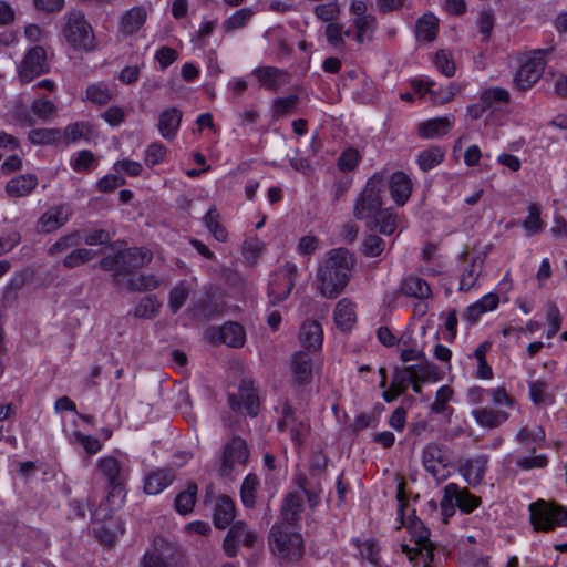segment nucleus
<instances>
[{
  "mask_svg": "<svg viewBox=\"0 0 567 567\" xmlns=\"http://www.w3.org/2000/svg\"><path fill=\"white\" fill-rule=\"evenodd\" d=\"M370 229H379L381 234L392 235L396 229V217L389 209L384 208L372 221H368Z\"/></svg>",
  "mask_w": 567,
  "mask_h": 567,
  "instance_id": "nucleus-41",
  "label": "nucleus"
},
{
  "mask_svg": "<svg viewBox=\"0 0 567 567\" xmlns=\"http://www.w3.org/2000/svg\"><path fill=\"white\" fill-rule=\"evenodd\" d=\"M257 540V535L254 530L249 529L247 524L238 520L231 525L226 537L223 542V549L227 557H236L240 544L247 548H252Z\"/></svg>",
  "mask_w": 567,
  "mask_h": 567,
  "instance_id": "nucleus-14",
  "label": "nucleus"
},
{
  "mask_svg": "<svg viewBox=\"0 0 567 567\" xmlns=\"http://www.w3.org/2000/svg\"><path fill=\"white\" fill-rule=\"evenodd\" d=\"M351 23L354 30V40L358 44L373 40V34L378 27V21L374 16L351 18Z\"/></svg>",
  "mask_w": 567,
  "mask_h": 567,
  "instance_id": "nucleus-33",
  "label": "nucleus"
},
{
  "mask_svg": "<svg viewBox=\"0 0 567 567\" xmlns=\"http://www.w3.org/2000/svg\"><path fill=\"white\" fill-rule=\"evenodd\" d=\"M112 238L113 234L106 229H93L85 231L82 240H84L87 246H97L109 244Z\"/></svg>",
  "mask_w": 567,
  "mask_h": 567,
  "instance_id": "nucleus-64",
  "label": "nucleus"
},
{
  "mask_svg": "<svg viewBox=\"0 0 567 567\" xmlns=\"http://www.w3.org/2000/svg\"><path fill=\"white\" fill-rule=\"evenodd\" d=\"M388 186V177L384 173H375L365 184L353 207V216L359 220L372 221L384 209L383 194Z\"/></svg>",
  "mask_w": 567,
  "mask_h": 567,
  "instance_id": "nucleus-3",
  "label": "nucleus"
},
{
  "mask_svg": "<svg viewBox=\"0 0 567 567\" xmlns=\"http://www.w3.org/2000/svg\"><path fill=\"white\" fill-rule=\"evenodd\" d=\"M385 248L384 240L377 235H369L365 237L362 245V252L368 257L380 256Z\"/></svg>",
  "mask_w": 567,
  "mask_h": 567,
  "instance_id": "nucleus-62",
  "label": "nucleus"
},
{
  "mask_svg": "<svg viewBox=\"0 0 567 567\" xmlns=\"http://www.w3.org/2000/svg\"><path fill=\"white\" fill-rule=\"evenodd\" d=\"M298 277V267L287 261L278 267L270 276L268 284V298L272 306L286 300L291 293L296 279Z\"/></svg>",
  "mask_w": 567,
  "mask_h": 567,
  "instance_id": "nucleus-8",
  "label": "nucleus"
},
{
  "mask_svg": "<svg viewBox=\"0 0 567 567\" xmlns=\"http://www.w3.org/2000/svg\"><path fill=\"white\" fill-rule=\"evenodd\" d=\"M72 215L65 205H59L48 209L39 219V230L45 234L52 233L65 225Z\"/></svg>",
  "mask_w": 567,
  "mask_h": 567,
  "instance_id": "nucleus-17",
  "label": "nucleus"
},
{
  "mask_svg": "<svg viewBox=\"0 0 567 567\" xmlns=\"http://www.w3.org/2000/svg\"><path fill=\"white\" fill-rule=\"evenodd\" d=\"M82 243V235L75 230L60 237L54 244L48 249V255L52 257H59L66 252L69 249L78 247Z\"/></svg>",
  "mask_w": 567,
  "mask_h": 567,
  "instance_id": "nucleus-37",
  "label": "nucleus"
},
{
  "mask_svg": "<svg viewBox=\"0 0 567 567\" xmlns=\"http://www.w3.org/2000/svg\"><path fill=\"white\" fill-rule=\"evenodd\" d=\"M252 16L254 11L250 8H241L224 21V28L226 31L244 28Z\"/></svg>",
  "mask_w": 567,
  "mask_h": 567,
  "instance_id": "nucleus-57",
  "label": "nucleus"
},
{
  "mask_svg": "<svg viewBox=\"0 0 567 567\" xmlns=\"http://www.w3.org/2000/svg\"><path fill=\"white\" fill-rule=\"evenodd\" d=\"M192 288V282L182 280L171 290L168 297V307L172 313H177L179 309L185 305Z\"/></svg>",
  "mask_w": 567,
  "mask_h": 567,
  "instance_id": "nucleus-38",
  "label": "nucleus"
},
{
  "mask_svg": "<svg viewBox=\"0 0 567 567\" xmlns=\"http://www.w3.org/2000/svg\"><path fill=\"white\" fill-rule=\"evenodd\" d=\"M391 196L398 206H403L409 200L413 183L402 171L394 172L388 181Z\"/></svg>",
  "mask_w": 567,
  "mask_h": 567,
  "instance_id": "nucleus-20",
  "label": "nucleus"
},
{
  "mask_svg": "<svg viewBox=\"0 0 567 567\" xmlns=\"http://www.w3.org/2000/svg\"><path fill=\"white\" fill-rule=\"evenodd\" d=\"M454 117L442 116L420 123L417 133L423 138H435L445 135L453 126Z\"/></svg>",
  "mask_w": 567,
  "mask_h": 567,
  "instance_id": "nucleus-26",
  "label": "nucleus"
},
{
  "mask_svg": "<svg viewBox=\"0 0 567 567\" xmlns=\"http://www.w3.org/2000/svg\"><path fill=\"white\" fill-rule=\"evenodd\" d=\"M302 512V499L297 494H288L281 507L282 522L289 526H293L299 519Z\"/></svg>",
  "mask_w": 567,
  "mask_h": 567,
  "instance_id": "nucleus-36",
  "label": "nucleus"
},
{
  "mask_svg": "<svg viewBox=\"0 0 567 567\" xmlns=\"http://www.w3.org/2000/svg\"><path fill=\"white\" fill-rule=\"evenodd\" d=\"M38 185L34 174H23L8 181L6 192L10 197L28 196Z\"/></svg>",
  "mask_w": 567,
  "mask_h": 567,
  "instance_id": "nucleus-31",
  "label": "nucleus"
},
{
  "mask_svg": "<svg viewBox=\"0 0 567 567\" xmlns=\"http://www.w3.org/2000/svg\"><path fill=\"white\" fill-rule=\"evenodd\" d=\"M298 103L299 96L296 94H291L287 97H277L272 104L274 116L279 118L292 114Z\"/></svg>",
  "mask_w": 567,
  "mask_h": 567,
  "instance_id": "nucleus-51",
  "label": "nucleus"
},
{
  "mask_svg": "<svg viewBox=\"0 0 567 567\" xmlns=\"http://www.w3.org/2000/svg\"><path fill=\"white\" fill-rule=\"evenodd\" d=\"M401 292L408 297L426 300L432 296L430 285L417 276H410L401 282Z\"/></svg>",
  "mask_w": 567,
  "mask_h": 567,
  "instance_id": "nucleus-34",
  "label": "nucleus"
},
{
  "mask_svg": "<svg viewBox=\"0 0 567 567\" xmlns=\"http://www.w3.org/2000/svg\"><path fill=\"white\" fill-rule=\"evenodd\" d=\"M529 396L537 404H551L553 395L548 392V384L545 381H534L529 383Z\"/></svg>",
  "mask_w": 567,
  "mask_h": 567,
  "instance_id": "nucleus-50",
  "label": "nucleus"
},
{
  "mask_svg": "<svg viewBox=\"0 0 567 567\" xmlns=\"http://www.w3.org/2000/svg\"><path fill=\"white\" fill-rule=\"evenodd\" d=\"M471 414L478 425L488 430L499 427L509 417L506 411L488 406L476 408Z\"/></svg>",
  "mask_w": 567,
  "mask_h": 567,
  "instance_id": "nucleus-22",
  "label": "nucleus"
},
{
  "mask_svg": "<svg viewBox=\"0 0 567 567\" xmlns=\"http://www.w3.org/2000/svg\"><path fill=\"white\" fill-rule=\"evenodd\" d=\"M487 456L481 455L475 458H467L460 464V473L466 483L473 487L478 486L487 468Z\"/></svg>",
  "mask_w": 567,
  "mask_h": 567,
  "instance_id": "nucleus-19",
  "label": "nucleus"
},
{
  "mask_svg": "<svg viewBox=\"0 0 567 567\" xmlns=\"http://www.w3.org/2000/svg\"><path fill=\"white\" fill-rule=\"evenodd\" d=\"M236 517L235 502L228 495H220L214 506L213 522L216 528L225 529Z\"/></svg>",
  "mask_w": 567,
  "mask_h": 567,
  "instance_id": "nucleus-21",
  "label": "nucleus"
},
{
  "mask_svg": "<svg viewBox=\"0 0 567 567\" xmlns=\"http://www.w3.org/2000/svg\"><path fill=\"white\" fill-rule=\"evenodd\" d=\"M482 264L477 265L476 259L468 264L461 275L460 287L461 291H468L476 282L481 275Z\"/></svg>",
  "mask_w": 567,
  "mask_h": 567,
  "instance_id": "nucleus-52",
  "label": "nucleus"
},
{
  "mask_svg": "<svg viewBox=\"0 0 567 567\" xmlns=\"http://www.w3.org/2000/svg\"><path fill=\"white\" fill-rule=\"evenodd\" d=\"M545 60L542 52H536L520 64L514 78L516 87L520 91L530 89L543 75Z\"/></svg>",
  "mask_w": 567,
  "mask_h": 567,
  "instance_id": "nucleus-15",
  "label": "nucleus"
},
{
  "mask_svg": "<svg viewBox=\"0 0 567 567\" xmlns=\"http://www.w3.org/2000/svg\"><path fill=\"white\" fill-rule=\"evenodd\" d=\"M494 23L495 18L492 9H484L483 11H481L476 20V25L478 28L480 33L482 34L483 41H489Z\"/></svg>",
  "mask_w": 567,
  "mask_h": 567,
  "instance_id": "nucleus-59",
  "label": "nucleus"
},
{
  "mask_svg": "<svg viewBox=\"0 0 567 567\" xmlns=\"http://www.w3.org/2000/svg\"><path fill=\"white\" fill-rule=\"evenodd\" d=\"M249 458L247 443L240 436L234 435L223 447L219 475L229 477L238 466H245Z\"/></svg>",
  "mask_w": 567,
  "mask_h": 567,
  "instance_id": "nucleus-9",
  "label": "nucleus"
},
{
  "mask_svg": "<svg viewBox=\"0 0 567 567\" xmlns=\"http://www.w3.org/2000/svg\"><path fill=\"white\" fill-rule=\"evenodd\" d=\"M161 302L154 295L143 297L134 309L136 318L152 319L157 316L161 308Z\"/></svg>",
  "mask_w": 567,
  "mask_h": 567,
  "instance_id": "nucleus-46",
  "label": "nucleus"
},
{
  "mask_svg": "<svg viewBox=\"0 0 567 567\" xmlns=\"http://www.w3.org/2000/svg\"><path fill=\"white\" fill-rule=\"evenodd\" d=\"M62 34L75 50L90 52L95 49V37L92 25L80 10H71L64 17Z\"/></svg>",
  "mask_w": 567,
  "mask_h": 567,
  "instance_id": "nucleus-5",
  "label": "nucleus"
},
{
  "mask_svg": "<svg viewBox=\"0 0 567 567\" xmlns=\"http://www.w3.org/2000/svg\"><path fill=\"white\" fill-rule=\"evenodd\" d=\"M437 32V20L433 14H424L416 22V37L421 41H433Z\"/></svg>",
  "mask_w": 567,
  "mask_h": 567,
  "instance_id": "nucleus-43",
  "label": "nucleus"
},
{
  "mask_svg": "<svg viewBox=\"0 0 567 567\" xmlns=\"http://www.w3.org/2000/svg\"><path fill=\"white\" fill-rule=\"evenodd\" d=\"M536 449L530 450V456H518L516 458V466L523 471H530L534 468H544L548 465V457L545 454L534 455Z\"/></svg>",
  "mask_w": 567,
  "mask_h": 567,
  "instance_id": "nucleus-53",
  "label": "nucleus"
},
{
  "mask_svg": "<svg viewBox=\"0 0 567 567\" xmlns=\"http://www.w3.org/2000/svg\"><path fill=\"white\" fill-rule=\"evenodd\" d=\"M315 16L324 22H332L340 13V8L337 1L318 4L313 9Z\"/></svg>",
  "mask_w": 567,
  "mask_h": 567,
  "instance_id": "nucleus-61",
  "label": "nucleus"
},
{
  "mask_svg": "<svg viewBox=\"0 0 567 567\" xmlns=\"http://www.w3.org/2000/svg\"><path fill=\"white\" fill-rule=\"evenodd\" d=\"M152 260L153 252L148 248L130 247L103 257L100 260V267L111 271L113 280L121 284L127 276L147 266Z\"/></svg>",
  "mask_w": 567,
  "mask_h": 567,
  "instance_id": "nucleus-2",
  "label": "nucleus"
},
{
  "mask_svg": "<svg viewBox=\"0 0 567 567\" xmlns=\"http://www.w3.org/2000/svg\"><path fill=\"white\" fill-rule=\"evenodd\" d=\"M262 86L270 91H278L279 87L287 82L288 73L275 66H259L252 71Z\"/></svg>",
  "mask_w": 567,
  "mask_h": 567,
  "instance_id": "nucleus-25",
  "label": "nucleus"
},
{
  "mask_svg": "<svg viewBox=\"0 0 567 567\" xmlns=\"http://www.w3.org/2000/svg\"><path fill=\"white\" fill-rule=\"evenodd\" d=\"M60 131L56 128H34L28 134V140L35 145H50L58 142Z\"/></svg>",
  "mask_w": 567,
  "mask_h": 567,
  "instance_id": "nucleus-49",
  "label": "nucleus"
},
{
  "mask_svg": "<svg viewBox=\"0 0 567 567\" xmlns=\"http://www.w3.org/2000/svg\"><path fill=\"white\" fill-rule=\"evenodd\" d=\"M313 362L307 351H298L291 359V372L295 382L300 385H307L312 381Z\"/></svg>",
  "mask_w": 567,
  "mask_h": 567,
  "instance_id": "nucleus-18",
  "label": "nucleus"
},
{
  "mask_svg": "<svg viewBox=\"0 0 567 567\" xmlns=\"http://www.w3.org/2000/svg\"><path fill=\"white\" fill-rule=\"evenodd\" d=\"M163 279L154 274H138L125 281V288L130 291L145 292L157 289Z\"/></svg>",
  "mask_w": 567,
  "mask_h": 567,
  "instance_id": "nucleus-35",
  "label": "nucleus"
},
{
  "mask_svg": "<svg viewBox=\"0 0 567 567\" xmlns=\"http://www.w3.org/2000/svg\"><path fill=\"white\" fill-rule=\"evenodd\" d=\"M523 227L529 235L537 234L543 229L540 208L537 204L533 203L528 206V216L523 221Z\"/></svg>",
  "mask_w": 567,
  "mask_h": 567,
  "instance_id": "nucleus-58",
  "label": "nucleus"
},
{
  "mask_svg": "<svg viewBox=\"0 0 567 567\" xmlns=\"http://www.w3.org/2000/svg\"><path fill=\"white\" fill-rule=\"evenodd\" d=\"M95 251L87 248H73L62 260V265L66 269H73L82 266L95 257Z\"/></svg>",
  "mask_w": 567,
  "mask_h": 567,
  "instance_id": "nucleus-45",
  "label": "nucleus"
},
{
  "mask_svg": "<svg viewBox=\"0 0 567 567\" xmlns=\"http://www.w3.org/2000/svg\"><path fill=\"white\" fill-rule=\"evenodd\" d=\"M167 154L166 146L161 142H154L145 151V164L147 167H154L164 162Z\"/></svg>",
  "mask_w": 567,
  "mask_h": 567,
  "instance_id": "nucleus-56",
  "label": "nucleus"
},
{
  "mask_svg": "<svg viewBox=\"0 0 567 567\" xmlns=\"http://www.w3.org/2000/svg\"><path fill=\"white\" fill-rule=\"evenodd\" d=\"M197 489V485L190 483L185 491L177 494L174 502V507L177 513L186 515L193 511L196 503Z\"/></svg>",
  "mask_w": 567,
  "mask_h": 567,
  "instance_id": "nucleus-39",
  "label": "nucleus"
},
{
  "mask_svg": "<svg viewBox=\"0 0 567 567\" xmlns=\"http://www.w3.org/2000/svg\"><path fill=\"white\" fill-rule=\"evenodd\" d=\"M269 547L276 556L288 560H298L303 554L301 535L286 523L274 524L269 534Z\"/></svg>",
  "mask_w": 567,
  "mask_h": 567,
  "instance_id": "nucleus-4",
  "label": "nucleus"
},
{
  "mask_svg": "<svg viewBox=\"0 0 567 567\" xmlns=\"http://www.w3.org/2000/svg\"><path fill=\"white\" fill-rule=\"evenodd\" d=\"M529 512L535 530L548 533L567 526V508L555 502L538 499L529 505Z\"/></svg>",
  "mask_w": 567,
  "mask_h": 567,
  "instance_id": "nucleus-6",
  "label": "nucleus"
},
{
  "mask_svg": "<svg viewBox=\"0 0 567 567\" xmlns=\"http://www.w3.org/2000/svg\"><path fill=\"white\" fill-rule=\"evenodd\" d=\"M228 403L233 411L245 413L251 417L259 412V398L254 388V381L243 379L239 384L238 394H229Z\"/></svg>",
  "mask_w": 567,
  "mask_h": 567,
  "instance_id": "nucleus-13",
  "label": "nucleus"
},
{
  "mask_svg": "<svg viewBox=\"0 0 567 567\" xmlns=\"http://www.w3.org/2000/svg\"><path fill=\"white\" fill-rule=\"evenodd\" d=\"M182 116V112L176 107L167 109L159 114L157 127L163 138L171 141L176 136Z\"/></svg>",
  "mask_w": 567,
  "mask_h": 567,
  "instance_id": "nucleus-27",
  "label": "nucleus"
},
{
  "mask_svg": "<svg viewBox=\"0 0 567 567\" xmlns=\"http://www.w3.org/2000/svg\"><path fill=\"white\" fill-rule=\"evenodd\" d=\"M259 486V478L256 474H248L240 487V498L244 506L252 508L256 504V492Z\"/></svg>",
  "mask_w": 567,
  "mask_h": 567,
  "instance_id": "nucleus-42",
  "label": "nucleus"
},
{
  "mask_svg": "<svg viewBox=\"0 0 567 567\" xmlns=\"http://www.w3.org/2000/svg\"><path fill=\"white\" fill-rule=\"evenodd\" d=\"M409 529L412 537L415 539V543L422 547L424 550L426 548H432L430 544V530L423 525V523L413 514L410 516Z\"/></svg>",
  "mask_w": 567,
  "mask_h": 567,
  "instance_id": "nucleus-48",
  "label": "nucleus"
},
{
  "mask_svg": "<svg viewBox=\"0 0 567 567\" xmlns=\"http://www.w3.org/2000/svg\"><path fill=\"white\" fill-rule=\"evenodd\" d=\"M546 434L543 426L537 425L534 429L523 427L516 435V441L520 445L528 446L532 443H543Z\"/></svg>",
  "mask_w": 567,
  "mask_h": 567,
  "instance_id": "nucleus-55",
  "label": "nucleus"
},
{
  "mask_svg": "<svg viewBox=\"0 0 567 567\" xmlns=\"http://www.w3.org/2000/svg\"><path fill=\"white\" fill-rule=\"evenodd\" d=\"M207 337L214 342H220L231 348H240L246 341L245 329L241 324L228 321L220 327H212L206 331Z\"/></svg>",
  "mask_w": 567,
  "mask_h": 567,
  "instance_id": "nucleus-16",
  "label": "nucleus"
},
{
  "mask_svg": "<svg viewBox=\"0 0 567 567\" xmlns=\"http://www.w3.org/2000/svg\"><path fill=\"white\" fill-rule=\"evenodd\" d=\"M327 42L337 49L343 48L346 41L343 39V25L341 23L331 22L324 30Z\"/></svg>",
  "mask_w": 567,
  "mask_h": 567,
  "instance_id": "nucleus-60",
  "label": "nucleus"
},
{
  "mask_svg": "<svg viewBox=\"0 0 567 567\" xmlns=\"http://www.w3.org/2000/svg\"><path fill=\"white\" fill-rule=\"evenodd\" d=\"M445 151L440 146H432L419 154L417 163L422 171L427 172L437 166L444 158Z\"/></svg>",
  "mask_w": 567,
  "mask_h": 567,
  "instance_id": "nucleus-44",
  "label": "nucleus"
},
{
  "mask_svg": "<svg viewBox=\"0 0 567 567\" xmlns=\"http://www.w3.org/2000/svg\"><path fill=\"white\" fill-rule=\"evenodd\" d=\"M453 390L449 385L441 386L435 394L434 402L431 404V411L442 414L446 410L447 402L452 399Z\"/></svg>",
  "mask_w": 567,
  "mask_h": 567,
  "instance_id": "nucleus-63",
  "label": "nucleus"
},
{
  "mask_svg": "<svg viewBox=\"0 0 567 567\" xmlns=\"http://www.w3.org/2000/svg\"><path fill=\"white\" fill-rule=\"evenodd\" d=\"M480 97L488 109H497L499 104H508L511 102L509 92L498 86L483 90Z\"/></svg>",
  "mask_w": 567,
  "mask_h": 567,
  "instance_id": "nucleus-40",
  "label": "nucleus"
},
{
  "mask_svg": "<svg viewBox=\"0 0 567 567\" xmlns=\"http://www.w3.org/2000/svg\"><path fill=\"white\" fill-rule=\"evenodd\" d=\"M422 463L427 473L439 482L444 481L449 471L450 456L449 449L436 442L429 443L422 452Z\"/></svg>",
  "mask_w": 567,
  "mask_h": 567,
  "instance_id": "nucleus-10",
  "label": "nucleus"
},
{
  "mask_svg": "<svg viewBox=\"0 0 567 567\" xmlns=\"http://www.w3.org/2000/svg\"><path fill=\"white\" fill-rule=\"evenodd\" d=\"M97 470L101 472L107 483L110 494L115 496L124 492L127 480V468L114 456L101 457L97 461Z\"/></svg>",
  "mask_w": 567,
  "mask_h": 567,
  "instance_id": "nucleus-12",
  "label": "nucleus"
},
{
  "mask_svg": "<svg viewBox=\"0 0 567 567\" xmlns=\"http://www.w3.org/2000/svg\"><path fill=\"white\" fill-rule=\"evenodd\" d=\"M49 69L45 49L41 45H34L27 51L18 65V76L21 82L28 83L49 72Z\"/></svg>",
  "mask_w": 567,
  "mask_h": 567,
  "instance_id": "nucleus-11",
  "label": "nucleus"
},
{
  "mask_svg": "<svg viewBox=\"0 0 567 567\" xmlns=\"http://www.w3.org/2000/svg\"><path fill=\"white\" fill-rule=\"evenodd\" d=\"M333 318L338 328L343 331L350 330L357 321L355 305L347 298L339 300Z\"/></svg>",
  "mask_w": 567,
  "mask_h": 567,
  "instance_id": "nucleus-30",
  "label": "nucleus"
},
{
  "mask_svg": "<svg viewBox=\"0 0 567 567\" xmlns=\"http://www.w3.org/2000/svg\"><path fill=\"white\" fill-rule=\"evenodd\" d=\"M323 331L321 324L315 320H307L300 327L299 340L308 350L317 351L322 346Z\"/></svg>",
  "mask_w": 567,
  "mask_h": 567,
  "instance_id": "nucleus-24",
  "label": "nucleus"
},
{
  "mask_svg": "<svg viewBox=\"0 0 567 567\" xmlns=\"http://www.w3.org/2000/svg\"><path fill=\"white\" fill-rule=\"evenodd\" d=\"M444 491L455 499L457 507L463 513H472L481 504L480 497L471 494L466 488L460 489L454 483L447 484Z\"/></svg>",
  "mask_w": 567,
  "mask_h": 567,
  "instance_id": "nucleus-29",
  "label": "nucleus"
},
{
  "mask_svg": "<svg viewBox=\"0 0 567 567\" xmlns=\"http://www.w3.org/2000/svg\"><path fill=\"white\" fill-rule=\"evenodd\" d=\"M91 135V127L84 122H76L68 125L63 132V138L66 144L73 143L82 138H89Z\"/></svg>",
  "mask_w": 567,
  "mask_h": 567,
  "instance_id": "nucleus-54",
  "label": "nucleus"
},
{
  "mask_svg": "<svg viewBox=\"0 0 567 567\" xmlns=\"http://www.w3.org/2000/svg\"><path fill=\"white\" fill-rule=\"evenodd\" d=\"M183 553L181 547L164 538H156L152 548L141 558V567H175L181 564Z\"/></svg>",
  "mask_w": 567,
  "mask_h": 567,
  "instance_id": "nucleus-7",
  "label": "nucleus"
},
{
  "mask_svg": "<svg viewBox=\"0 0 567 567\" xmlns=\"http://www.w3.org/2000/svg\"><path fill=\"white\" fill-rule=\"evenodd\" d=\"M404 380H419L421 382H435L439 380L437 368L429 362L412 364L402 369Z\"/></svg>",
  "mask_w": 567,
  "mask_h": 567,
  "instance_id": "nucleus-28",
  "label": "nucleus"
},
{
  "mask_svg": "<svg viewBox=\"0 0 567 567\" xmlns=\"http://www.w3.org/2000/svg\"><path fill=\"white\" fill-rule=\"evenodd\" d=\"M355 258L344 248L330 250L317 271L318 288L329 299L337 298L352 276Z\"/></svg>",
  "mask_w": 567,
  "mask_h": 567,
  "instance_id": "nucleus-1",
  "label": "nucleus"
},
{
  "mask_svg": "<svg viewBox=\"0 0 567 567\" xmlns=\"http://www.w3.org/2000/svg\"><path fill=\"white\" fill-rule=\"evenodd\" d=\"M175 480V474L169 468H161L151 472L144 480V491L150 495H157L168 487Z\"/></svg>",
  "mask_w": 567,
  "mask_h": 567,
  "instance_id": "nucleus-23",
  "label": "nucleus"
},
{
  "mask_svg": "<svg viewBox=\"0 0 567 567\" xmlns=\"http://www.w3.org/2000/svg\"><path fill=\"white\" fill-rule=\"evenodd\" d=\"M86 99L96 105H106L113 99V92L104 83L91 84L85 90Z\"/></svg>",
  "mask_w": 567,
  "mask_h": 567,
  "instance_id": "nucleus-47",
  "label": "nucleus"
},
{
  "mask_svg": "<svg viewBox=\"0 0 567 567\" xmlns=\"http://www.w3.org/2000/svg\"><path fill=\"white\" fill-rule=\"evenodd\" d=\"M146 21V11L142 7H133L123 13L120 30L125 35L137 32Z\"/></svg>",
  "mask_w": 567,
  "mask_h": 567,
  "instance_id": "nucleus-32",
  "label": "nucleus"
}]
</instances>
